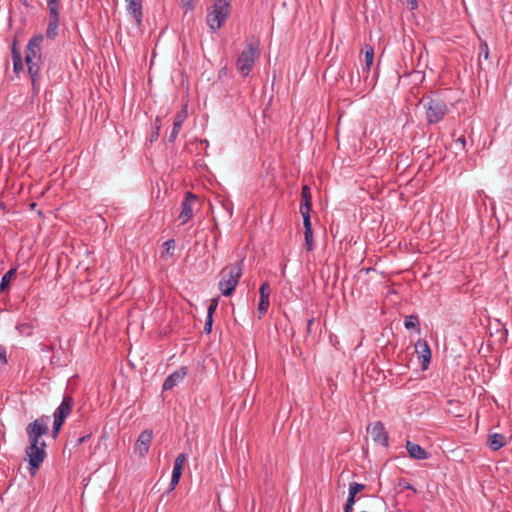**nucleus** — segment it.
<instances>
[{
    "mask_svg": "<svg viewBox=\"0 0 512 512\" xmlns=\"http://www.w3.org/2000/svg\"><path fill=\"white\" fill-rule=\"evenodd\" d=\"M231 2L232 0H215V3L208 9L206 24L212 33L217 32L230 15Z\"/></svg>",
    "mask_w": 512,
    "mask_h": 512,
    "instance_id": "nucleus-1",
    "label": "nucleus"
},
{
    "mask_svg": "<svg viewBox=\"0 0 512 512\" xmlns=\"http://www.w3.org/2000/svg\"><path fill=\"white\" fill-rule=\"evenodd\" d=\"M242 276V261L232 265H227L221 270V280L218 287L224 296H230L235 291L236 286Z\"/></svg>",
    "mask_w": 512,
    "mask_h": 512,
    "instance_id": "nucleus-2",
    "label": "nucleus"
},
{
    "mask_svg": "<svg viewBox=\"0 0 512 512\" xmlns=\"http://www.w3.org/2000/svg\"><path fill=\"white\" fill-rule=\"evenodd\" d=\"M259 56L260 50L258 43H247L236 61V69L241 76L247 77L250 74Z\"/></svg>",
    "mask_w": 512,
    "mask_h": 512,
    "instance_id": "nucleus-3",
    "label": "nucleus"
},
{
    "mask_svg": "<svg viewBox=\"0 0 512 512\" xmlns=\"http://www.w3.org/2000/svg\"><path fill=\"white\" fill-rule=\"evenodd\" d=\"M424 102L426 120L429 125L439 123L449 112L447 103L440 97H426Z\"/></svg>",
    "mask_w": 512,
    "mask_h": 512,
    "instance_id": "nucleus-4",
    "label": "nucleus"
},
{
    "mask_svg": "<svg viewBox=\"0 0 512 512\" xmlns=\"http://www.w3.org/2000/svg\"><path fill=\"white\" fill-rule=\"evenodd\" d=\"M46 443L44 440L41 442L29 441V446L25 449V455L28 458V471L31 477H35L41 467L42 463L47 457Z\"/></svg>",
    "mask_w": 512,
    "mask_h": 512,
    "instance_id": "nucleus-5",
    "label": "nucleus"
},
{
    "mask_svg": "<svg viewBox=\"0 0 512 512\" xmlns=\"http://www.w3.org/2000/svg\"><path fill=\"white\" fill-rule=\"evenodd\" d=\"M46 3L48 11L46 37L50 40H54L58 36L62 4L61 0H46Z\"/></svg>",
    "mask_w": 512,
    "mask_h": 512,
    "instance_id": "nucleus-6",
    "label": "nucleus"
},
{
    "mask_svg": "<svg viewBox=\"0 0 512 512\" xmlns=\"http://www.w3.org/2000/svg\"><path fill=\"white\" fill-rule=\"evenodd\" d=\"M49 416L42 415L30 422L26 427V434L29 441L41 442L40 438L49 433Z\"/></svg>",
    "mask_w": 512,
    "mask_h": 512,
    "instance_id": "nucleus-7",
    "label": "nucleus"
},
{
    "mask_svg": "<svg viewBox=\"0 0 512 512\" xmlns=\"http://www.w3.org/2000/svg\"><path fill=\"white\" fill-rule=\"evenodd\" d=\"M44 36L42 34H36L28 41L25 49V64L32 63V59L42 55V43Z\"/></svg>",
    "mask_w": 512,
    "mask_h": 512,
    "instance_id": "nucleus-8",
    "label": "nucleus"
},
{
    "mask_svg": "<svg viewBox=\"0 0 512 512\" xmlns=\"http://www.w3.org/2000/svg\"><path fill=\"white\" fill-rule=\"evenodd\" d=\"M153 438V431L150 429L143 430L134 445V453L140 457L145 456L150 448V444Z\"/></svg>",
    "mask_w": 512,
    "mask_h": 512,
    "instance_id": "nucleus-9",
    "label": "nucleus"
},
{
    "mask_svg": "<svg viewBox=\"0 0 512 512\" xmlns=\"http://www.w3.org/2000/svg\"><path fill=\"white\" fill-rule=\"evenodd\" d=\"M42 64V55L36 59H32V63L26 64L34 92L39 91L38 83L41 78Z\"/></svg>",
    "mask_w": 512,
    "mask_h": 512,
    "instance_id": "nucleus-10",
    "label": "nucleus"
},
{
    "mask_svg": "<svg viewBox=\"0 0 512 512\" xmlns=\"http://www.w3.org/2000/svg\"><path fill=\"white\" fill-rule=\"evenodd\" d=\"M415 352L417 353L418 358L421 359L422 369L426 370L431 361V349L428 342L424 339H419L415 343Z\"/></svg>",
    "mask_w": 512,
    "mask_h": 512,
    "instance_id": "nucleus-11",
    "label": "nucleus"
},
{
    "mask_svg": "<svg viewBox=\"0 0 512 512\" xmlns=\"http://www.w3.org/2000/svg\"><path fill=\"white\" fill-rule=\"evenodd\" d=\"M197 200V197L192 194L191 192H187L185 195L184 200L181 204V212L179 214V219L181 220L182 224H185L190 220V218L193 215V208L192 204Z\"/></svg>",
    "mask_w": 512,
    "mask_h": 512,
    "instance_id": "nucleus-12",
    "label": "nucleus"
},
{
    "mask_svg": "<svg viewBox=\"0 0 512 512\" xmlns=\"http://www.w3.org/2000/svg\"><path fill=\"white\" fill-rule=\"evenodd\" d=\"M368 430L370 431L371 437L375 443L381 444L384 447L388 446V433L381 421L375 422L372 428H368Z\"/></svg>",
    "mask_w": 512,
    "mask_h": 512,
    "instance_id": "nucleus-13",
    "label": "nucleus"
},
{
    "mask_svg": "<svg viewBox=\"0 0 512 512\" xmlns=\"http://www.w3.org/2000/svg\"><path fill=\"white\" fill-rule=\"evenodd\" d=\"M125 2L127 12L135 20L137 27H141L143 22L142 0H125Z\"/></svg>",
    "mask_w": 512,
    "mask_h": 512,
    "instance_id": "nucleus-14",
    "label": "nucleus"
},
{
    "mask_svg": "<svg viewBox=\"0 0 512 512\" xmlns=\"http://www.w3.org/2000/svg\"><path fill=\"white\" fill-rule=\"evenodd\" d=\"M270 293H271V289H270L269 283L264 282L259 288L260 299H259L258 308H257L258 313H259V318H261L263 315H265L268 311V308L270 305V301H269Z\"/></svg>",
    "mask_w": 512,
    "mask_h": 512,
    "instance_id": "nucleus-15",
    "label": "nucleus"
},
{
    "mask_svg": "<svg viewBox=\"0 0 512 512\" xmlns=\"http://www.w3.org/2000/svg\"><path fill=\"white\" fill-rule=\"evenodd\" d=\"M73 406L74 398L71 395H65L60 405L56 408L53 417L65 421L71 414Z\"/></svg>",
    "mask_w": 512,
    "mask_h": 512,
    "instance_id": "nucleus-16",
    "label": "nucleus"
},
{
    "mask_svg": "<svg viewBox=\"0 0 512 512\" xmlns=\"http://www.w3.org/2000/svg\"><path fill=\"white\" fill-rule=\"evenodd\" d=\"M187 375V367H180L178 370L171 373L164 381L162 389L164 391L171 390L178 383H180Z\"/></svg>",
    "mask_w": 512,
    "mask_h": 512,
    "instance_id": "nucleus-17",
    "label": "nucleus"
},
{
    "mask_svg": "<svg viewBox=\"0 0 512 512\" xmlns=\"http://www.w3.org/2000/svg\"><path fill=\"white\" fill-rule=\"evenodd\" d=\"M312 207V195L308 185H303L301 188V204L300 213L302 217L310 215Z\"/></svg>",
    "mask_w": 512,
    "mask_h": 512,
    "instance_id": "nucleus-18",
    "label": "nucleus"
},
{
    "mask_svg": "<svg viewBox=\"0 0 512 512\" xmlns=\"http://www.w3.org/2000/svg\"><path fill=\"white\" fill-rule=\"evenodd\" d=\"M406 449L409 456L416 460H425L430 457L428 451L422 448L419 444L413 443L411 441H407Z\"/></svg>",
    "mask_w": 512,
    "mask_h": 512,
    "instance_id": "nucleus-19",
    "label": "nucleus"
},
{
    "mask_svg": "<svg viewBox=\"0 0 512 512\" xmlns=\"http://www.w3.org/2000/svg\"><path fill=\"white\" fill-rule=\"evenodd\" d=\"M303 218V226H304V238H305V247L307 251H312L314 249V240H313V230L310 215H306Z\"/></svg>",
    "mask_w": 512,
    "mask_h": 512,
    "instance_id": "nucleus-20",
    "label": "nucleus"
},
{
    "mask_svg": "<svg viewBox=\"0 0 512 512\" xmlns=\"http://www.w3.org/2000/svg\"><path fill=\"white\" fill-rule=\"evenodd\" d=\"M507 444L506 437L501 433H490L487 439L488 447L497 451Z\"/></svg>",
    "mask_w": 512,
    "mask_h": 512,
    "instance_id": "nucleus-21",
    "label": "nucleus"
},
{
    "mask_svg": "<svg viewBox=\"0 0 512 512\" xmlns=\"http://www.w3.org/2000/svg\"><path fill=\"white\" fill-rule=\"evenodd\" d=\"M17 269L11 268L2 277L0 282V293L4 294L9 291L11 281L16 277Z\"/></svg>",
    "mask_w": 512,
    "mask_h": 512,
    "instance_id": "nucleus-22",
    "label": "nucleus"
},
{
    "mask_svg": "<svg viewBox=\"0 0 512 512\" xmlns=\"http://www.w3.org/2000/svg\"><path fill=\"white\" fill-rule=\"evenodd\" d=\"M361 53L365 57V69L369 71L374 60V48L369 44H365L361 49Z\"/></svg>",
    "mask_w": 512,
    "mask_h": 512,
    "instance_id": "nucleus-23",
    "label": "nucleus"
},
{
    "mask_svg": "<svg viewBox=\"0 0 512 512\" xmlns=\"http://www.w3.org/2000/svg\"><path fill=\"white\" fill-rule=\"evenodd\" d=\"M404 326L406 329H414L420 333V320L417 315H409L405 317Z\"/></svg>",
    "mask_w": 512,
    "mask_h": 512,
    "instance_id": "nucleus-24",
    "label": "nucleus"
},
{
    "mask_svg": "<svg viewBox=\"0 0 512 512\" xmlns=\"http://www.w3.org/2000/svg\"><path fill=\"white\" fill-rule=\"evenodd\" d=\"M488 56H489V48H488V44L486 43V41H481L480 43V46H479V59H478V64H479V68L482 69V58L483 59H488Z\"/></svg>",
    "mask_w": 512,
    "mask_h": 512,
    "instance_id": "nucleus-25",
    "label": "nucleus"
},
{
    "mask_svg": "<svg viewBox=\"0 0 512 512\" xmlns=\"http://www.w3.org/2000/svg\"><path fill=\"white\" fill-rule=\"evenodd\" d=\"M11 57H12V61H13V70L16 74H18L24 68L22 54H18L16 52V53H14V56H11Z\"/></svg>",
    "mask_w": 512,
    "mask_h": 512,
    "instance_id": "nucleus-26",
    "label": "nucleus"
},
{
    "mask_svg": "<svg viewBox=\"0 0 512 512\" xmlns=\"http://www.w3.org/2000/svg\"><path fill=\"white\" fill-rule=\"evenodd\" d=\"M366 488L364 484L353 482L349 485V494L356 496L359 492Z\"/></svg>",
    "mask_w": 512,
    "mask_h": 512,
    "instance_id": "nucleus-27",
    "label": "nucleus"
},
{
    "mask_svg": "<svg viewBox=\"0 0 512 512\" xmlns=\"http://www.w3.org/2000/svg\"><path fill=\"white\" fill-rule=\"evenodd\" d=\"M64 422H65L64 420L54 418L53 427H52V437L53 438H56L58 436Z\"/></svg>",
    "mask_w": 512,
    "mask_h": 512,
    "instance_id": "nucleus-28",
    "label": "nucleus"
},
{
    "mask_svg": "<svg viewBox=\"0 0 512 512\" xmlns=\"http://www.w3.org/2000/svg\"><path fill=\"white\" fill-rule=\"evenodd\" d=\"M185 119H186V111H184V110L179 111L174 118L173 124H175V126H177V128H182V124Z\"/></svg>",
    "mask_w": 512,
    "mask_h": 512,
    "instance_id": "nucleus-29",
    "label": "nucleus"
},
{
    "mask_svg": "<svg viewBox=\"0 0 512 512\" xmlns=\"http://www.w3.org/2000/svg\"><path fill=\"white\" fill-rule=\"evenodd\" d=\"M218 307V298H213L210 300V304L207 309V317H213L214 312Z\"/></svg>",
    "mask_w": 512,
    "mask_h": 512,
    "instance_id": "nucleus-30",
    "label": "nucleus"
},
{
    "mask_svg": "<svg viewBox=\"0 0 512 512\" xmlns=\"http://www.w3.org/2000/svg\"><path fill=\"white\" fill-rule=\"evenodd\" d=\"M180 130H181V128H177V126H175V124H173V128H172V130L170 132V135L168 137L169 143H174L175 142V140H176Z\"/></svg>",
    "mask_w": 512,
    "mask_h": 512,
    "instance_id": "nucleus-31",
    "label": "nucleus"
},
{
    "mask_svg": "<svg viewBox=\"0 0 512 512\" xmlns=\"http://www.w3.org/2000/svg\"><path fill=\"white\" fill-rule=\"evenodd\" d=\"M182 475L172 473L171 481H170V491L174 490L175 487L178 485L180 478Z\"/></svg>",
    "mask_w": 512,
    "mask_h": 512,
    "instance_id": "nucleus-32",
    "label": "nucleus"
},
{
    "mask_svg": "<svg viewBox=\"0 0 512 512\" xmlns=\"http://www.w3.org/2000/svg\"><path fill=\"white\" fill-rule=\"evenodd\" d=\"M163 246L165 247V251L168 254H172V250L175 248V241L173 239H169L164 242Z\"/></svg>",
    "mask_w": 512,
    "mask_h": 512,
    "instance_id": "nucleus-33",
    "label": "nucleus"
},
{
    "mask_svg": "<svg viewBox=\"0 0 512 512\" xmlns=\"http://www.w3.org/2000/svg\"><path fill=\"white\" fill-rule=\"evenodd\" d=\"M455 144H456V145H460V146H461V150H462V151H467V149H466L467 142H466V138H465V136H464V135L459 136V137L455 140Z\"/></svg>",
    "mask_w": 512,
    "mask_h": 512,
    "instance_id": "nucleus-34",
    "label": "nucleus"
},
{
    "mask_svg": "<svg viewBox=\"0 0 512 512\" xmlns=\"http://www.w3.org/2000/svg\"><path fill=\"white\" fill-rule=\"evenodd\" d=\"M7 362L6 348L0 344V364L5 365Z\"/></svg>",
    "mask_w": 512,
    "mask_h": 512,
    "instance_id": "nucleus-35",
    "label": "nucleus"
},
{
    "mask_svg": "<svg viewBox=\"0 0 512 512\" xmlns=\"http://www.w3.org/2000/svg\"><path fill=\"white\" fill-rule=\"evenodd\" d=\"M212 326H213V317H207L206 316V321H205V325H204V332H206L208 334L211 333Z\"/></svg>",
    "mask_w": 512,
    "mask_h": 512,
    "instance_id": "nucleus-36",
    "label": "nucleus"
},
{
    "mask_svg": "<svg viewBox=\"0 0 512 512\" xmlns=\"http://www.w3.org/2000/svg\"><path fill=\"white\" fill-rule=\"evenodd\" d=\"M186 460H187V456H186V454H184V453H180V454L176 457V459H175V461H174V465L183 466V465H184V463L186 462Z\"/></svg>",
    "mask_w": 512,
    "mask_h": 512,
    "instance_id": "nucleus-37",
    "label": "nucleus"
},
{
    "mask_svg": "<svg viewBox=\"0 0 512 512\" xmlns=\"http://www.w3.org/2000/svg\"><path fill=\"white\" fill-rule=\"evenodd\" d=\"M21 54L20 48H19V41L17 38H14L12 44H11V56H14V53Z\"/></svg>",
    "mask_w": 512,
    "mask_h": 512,
    "instance_id": "nucleus-38",
    "label": "nucleus"
},
{
    "mask_svg": "<svg viewBox=\"0 0 512 512\" xmlns=\"http://www.w3.org/2000/svg\"><path fill=\"white\" fill-rule=\"evenodd\" d=\"M399 486L402 488V489H409V490H412L414 493H416V489L409 483L407 482L406 480H401L399 482Z\"/></svg>",
    "mask_w": 512,
    "mask_h": 512,
    "instance_id": "nucleus-39",
    "label": "nucleus"
},
{
    "mask_svg": "<svg viewBox=\"0 0 512 512\" xmlns=\"http://www.w3.org/2000/svg\"><path fill=\"white\" fill-rule=\"evenodd\" d=\"M314 321L315 319L312 317L310 318L308 321H307V328H306V332L308 335H310L312 333V325L314 324Z\"/></svg>",
    "mask_w": 512,
    "mask_h": 512,
    "instance_id": "nucleus-40",
    "label": "nucleus"
},
{
    "mask_svg": "<svg viewBox=\"0 0 512 512\" xmlns=\"http://www.w3.org/2000/svg\"><path fill=\"white\" fill-rule=\"evenodd\" d=\"M159 132H160V130H156V129L154 128V130H153V131L151 132V134H150V142H154V141H156V140L158 139V137H159Z\"/></svg>",
    "mask_w": 512,
    "mask_h": 512,
    "instance_id": "nucleus-41",
    "label": "nucleus"
},
{
    "mask_svg": "<svg viewBox=\"0 0 512 512\" xmlns=\"http://www.w3.org/2000/svg\"><path fill=\"white\" fill-rule=\"evenodd\" d=\"M90 438H91V434H90V433H89V434H86V435H83V436H81V437H79V438L77 439V441H76V442H77V445H80V444H82V443L86 442V441H87L88 439H90Z\"/></svg>",
    "mask_w": 512,
    "mask_h": 512,
    "instance_id": "nucleus-42",
    "label": "nucleus"
},
{
    "mask_svg": "<svg viewBox=\"0 0 512 512\" xmlns=\"http://www.w3.org/2000/svg\"><path fill=\"white\" fill-rule=\"evenodd\" d=\"M183 466L174 465L172 473L182 475Z\"/></svg>",
    "mask_w": 512,
    "mask_h": 512,
    "instance_id": "nucleus-43",
    "label": "nucleus"
},
{
    "mask_svg": "<svg viewBox=\"0 0 512 512\" xmlns=\"http://www.w3.org/2000/svg\"><path fill=\"white\" fill-rule=\"evenodd\" d=\"M355 497H356V496H353V495L349 494V495H348V498H347V501H346V503H345V504H347V505H349V506H350V505H352V506H353V505L355 504Z\"/></svg>",
    "mask_w": 512,
    "mask_h": 512,
    "instance_id": "nucleus-44",
    "label": "nucleus"
},
{
    "mask_svg": "<svg viewBox=\"0 0 512 512\" xmlns=\"http://www.w3.org/2000/svg\"><path fill=\"white\" fill-rule=\"evenodd\" d=\"M154 128L156 130H160L161 129V118L159 116L156 117V119H155Z\"/></svg>",
    "mask_w": 512,
    "mask_h": 512,
    "instance_id": "nucleus-45",
    "label": "nucleus"
},
{
    "mask_svg": "<svg viewBox=\"0 0 512 512\" xmlns=\"http://www.w3.org/2000/svg\"><path fill=\"white\" fill-rule=\"evenodd\" d=\"M408 4L411 10H414L418 7L417 0H408Z\"/></svg>",
    "mask_w": 512,
    "mask_h": 512,
    "instance_id": "nucleus-46",
    "label": "nucleus"
},
{
    "mask_svg": "<svg viewBox=\"0 0 512 512\" xmlns=\"http://www.w3.org/2000/svg\"><path fill=\"white\" fill-rule=\"evenodd\" d=\"M352 510H353V506L352 505L349 506V505L345 504L344 512H352Z\"/></svg>",
    "mask_w": 512,
    "mask_h": 512,
    "instance_id": "nucleus-47",
    "label": "nucleus"
},
{
    "mask_svg": "<svg viewBox=\"0 0 512 512\" xmlns=\"http://www.w3.org/2000/svg\"><path fill=\"white\" fill-rule=\"evenodd\" d=\"M5 209V204L3 202H0V210H4Z\"/></svg>",
    "mask_w": 512,
    "mask_h": 512,
    "instance_id": "nucleus-48",
    "label": "nucleus"
},
{
    "mask_svg": "<svg viewBox=\"0 0 512 512\" xmlns=\"http://www.w3.org/2000/svg\"><path fill=\"white\" fill-rule=\"evenodd\" d=\"M230 216L232 215V208L228 209Z\"/></svg>",
    "mask_w": 512,
    "mask_h": 512,
    "instance_id": "nucleus-49",
    "label": "nucleus"
}]
</instances>
